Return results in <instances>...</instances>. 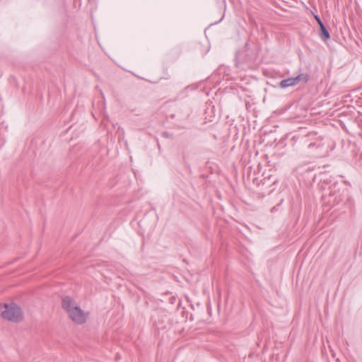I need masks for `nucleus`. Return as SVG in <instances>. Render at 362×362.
<instances>
[{
    "label": "nucleus",
    "instance_id": "f257e3e1",
    "mask_svg": "<svg viewBox=\"0 0 362 362\" xmlns=\"http://www.w3.org/2000/svg\"><path fill=\"white\" fill-rule=\"evenodd\" d=\"M320 176L319 189L322 192L323 203L332 207L342 202L344 189L339 180L327 173H322Z\"/></svg>",
    "mask_w": 362,
    "mask_h": 362
},
{
    "label": "nucleus",
    "instance_id": "f03ea898",
    "mask_svg": "<svg viewBox=\"0 0 362 362\" xmlns=\"http://www.w3.org/2000/svg\"><path fill=\"white\" fill-rule=\"evenodd\" d=\"M62 307L75 323L82 325L86 322L88 313H86L71 297L69 296L63 297Z\"/></svg>",
    "mask_w": 362,
    "mask_h": 362
},
{
    "label": "nucleus",
    "instance_id": "7ed1b4c3",
    "mask_svg": "<svg viewBox=\"0 0 362 362\" xmlns=\"http://www.w3.org/2000/svg\"><path fill=\"white\" fill-rule=\"evenodd\" d=\"M1 315L4 319L13 322H19L23 320V311L15 303H5Z\"/></svg>",
    "mask_w": 362,
    "mask_h": 362
},
{
    "label": "nucleus",
    "instance_id": "20e7f679",
    "mask_svg": "<svg viewBox=\"0 0 362 362\" xmlns=\"http://www.w3.org/2000/svg\"><path fill=\"white\" fill-rule=\"evenodd\" d=\"M317 136V134L316 132L303 131L301 133L295 135L293 136V139H295L300 144L308 145V144L310 142V141L315 139V137Z\"/></svg>",
    "mask_w": 362,
    "mask_h": 362
},
{
    "label": "nucleus",
    "instance_id": "39448f33",
    "mask_svg": "<svg viewBox=\"0 0 362 362\" xmlns=\"http://www.w3.org/2000/svg\"><path fill=\"white\" fill-rule=\"evenodd\" d=\"M324 144L322 141V139L317 136L315 139L310 141V142L308 145V148L312 153H316V154H319L320 153L321 149L323 148Z\"/></svg>",
    "mask_w": 362,
    "mask_h": 362
},
{
    "label": "nucleus",
    "instance_id": "423d86ee",
    "mask_svg": "<svg viewBox=\"0 0 362 362\" xmlns=\"http://www.w3.org/2000/svg\"><path fill=\"white\" fill-rule=\"evenodd\" d=\"M296 85L294 77H290L283 79L279 83V87L281 89H285L289 87H293Z\"/></svg>",
    "mask_w": 362,
    "mask_h": 362
},
{
    "label": "nucleus",
    "instance_id": "0eeeda50",
    "mask_svg": "<svg viewBox=\"0 0 362 362\" xmlns=\"http://www.w3.org/2000/svg\"><path fill=\"white\" fill-rule=\"evenodd\" d=\"M296 84L301 83L303 84L307 83L310 79V75L308 73L303 72L298 74L294 77Z\"/></svg>",
    "mask_w": 362,
    "mask_h": 362
},
{
    "label": "nucleus",
    "instance_id": "6e6552de",
    "mask_svg": "<svg viewBox=\"0 0 362 362\" xmlns=\"http://www.w3.org/2000/svg\"><path fill=\"white\" fill-rule=\"evenodd\" d=\"M320 37L323 41H327L330 38V34L325 27V24H322V25L320 26V33H319Z\"/></svg>",
    "mask_w": 362,
    "mask_h": 362
},
{
    "label": "nucleus",
    "instance_id": "1a4fd4ad",
    "mask_svg": "<svg viewBox=\"0 0 362 362\" xmlns=\"http://www.w3.org/2000/svg\"><path fill=\"white\" fill-rule=\"evenodd\" d=\"M269 182H271L272 184H275L276 182H277V178L272 174L264 173V183L269 184Z\"/></svg>",
    "mask_w": 362,
    "mask_h": 362
},
{
    "label": "nucleus",
    "instance_id": "9d476101",
    "mask_svg": "<svg viewBox=\"0 0 362 362\" xmlns=\"http://www.w3.org/2000/svg\"><path fill=\"white\" fill-rule=\"evenodd\" d=\"M247 50H245L243 52H238L235 54V58L239 59L242 61H247V59L245 58L244 53L247 52Z\"/></svg>",
    "mask_w": 362,
    "mask_h": 362
},
{
    "label": "nucleus",
    "instance_id": "9b49d317",
    "mask_svg": "<svg viewBox=\"0 0 362 362\" xmlns=\"http://www.w3.org/2000/svg\"><path fill=\"white\" fill-rule=\"evenodd\" d=\"M314 18L316 20L319 26L322 25V24H324L323 22L322 21L320 17L318 15L314 14Z\"/></svg>",
    "mask_w": 362,
    "mask_h": 362
},
{
    "label": "nucleus",
    "instance_id": "f8f14e48",
    "mask_svg": "<svg viewBox=\"0 0 362 362\" xmlns=\"http://www.w3.org/2000/svg\"><path fill=\"white\" fill-rule=\"evenodd\" d=\"M161 135L163 137L166 138V139H170L173 136L172 134H170L168 132H163Z\"/></svg>",
    "mask_w": 362,
    "mask_h": 362
},
{
    "label": "nucleus",
    "instance_id": "ddd939ff",
    "mask_svg": "<svg viewBox=\"0 0 362 362\" xmlns=\"http://www.w3.org/2000/svg\"><path fill=\"white\" fill-rule=\"evenodd\" d=\"M340 184H341V186L343 185V184H346L348 185H350V182L348 181V180H344V181H341V182H339Z\"/></svg>",
    "mask_w": 362,
    "mask_h": 362
},
{
    "label": "nucleus",
    "instance_id": "4468645a",
    "mask_svg": "<svg viewBox=\"0 0 362 362\" xmlns=\"http://www.w3.org/2000/svg\"><path fill=\"white\" fill-rule=\"evenodd\" d=\"M224 7H226V0H221Z\"/></svg>",
    "mask_w": 362,
    "mask_h": 362
},
{
    "label": "nucleus",
    "instance_id": "2eb2a0df",
    "mask_svg": "<svg viewBox=\"0 0 362 362\" xmlns=\"http://www.w3.org/2000/svg\"><path fill=\"white\" fill-rule=\"evenodd\" d=\"M183 160H184V161H185V163H187V161H186V157H185V155H183Z\"/></svg>",
    "mask_w": 362,
    "mask_h": 362
}]
</instances>
